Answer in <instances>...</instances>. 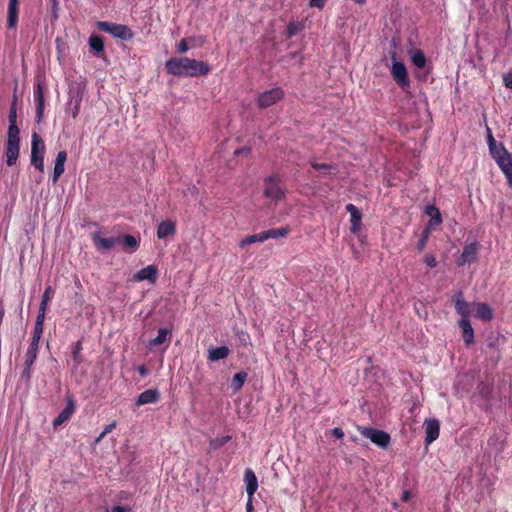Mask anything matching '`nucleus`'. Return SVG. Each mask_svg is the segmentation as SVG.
<instances>
[{
	"instance_id": "obj_1",
	"label": "nucleus",
	"mask_w": 512,
	"mask_h": 512,
	"mask_svg": "<svg viewBox=\"0 0 512 512\" xmlns=\"http://www.w3.org/2000/svg\"><path fill=\"white\" fill-rule=\"evenodd\" d=\"M168 74L177 77H199L205 76L211 68L207 62L191 59L188 57H172L165 63Z\"/></svg>"
},
{
	"instance_id": "obj_2",
	"label": "nucleus",
	"mask_w": 512,
	"mask_h": 512,
	"mask_svg": "<svg viewBox=\"0 0 512 512\" xmlns=\"http://www.w3.org/2000/svg\"><path fill=\"white\" fill-rule=\"evenodd\" d=\"M263 195L275 202L285 199L286 188L281 184V176L273 173L264 179Z\"/></svg>"
},
{
	"instance_id": "obj_3",
	"label": "nucleus",
	"mask_w": 512,
	"mask_h": 512,
	"mask_svg": "<svg viewBox=\"0 0 512 512\" xmlns=\"http://www.w3.org/2000/svg\"><path fill=\"white\" fill-rule=\"evenodd\" d=\"M391 60L390 72L394 81L403 91H407L410 88V79L405 64L398 60L396 52L391 53Z\"/></svg>"
},
{
	"instance_id": "obj_4",
	"label": "nucleus",
	"mask_w": 512,
	"mask_h": 512,
	"mask_svg": "<svg viewBox=\"0 0 512 512\" xmlns=\"http://www.w3.org/2000/svg\"><path fill=\"white\" fill-rule=\"evenodd\" d=\"M96 25L100 31L109 33L115 38L124 41H130L134 38V32L126 25L106 21H98Z\"/></svg>"
},
{
	"instance_id": "obj_5",
	"label": "nucleus",
	"mask_w": 512,
	"mask_h": 512,
	"mask_svg": "<svg viewBox=\"0 0 512 512\" xmlns=\"http://www.w3.org/2000/svg\"><path fill=\"white\" fill-rule=\"evenodd\" d=\"M46 147L41 137L34 132L31 141V165L34 166L40 173L44 172V156Z\"/></svg>"
},
{
	"instance_id": "obj_6",
	"label": "nucleus",
	"mask_w": 512,
	"mask_h": 512,
	"mask_svg": "<svg viewBox=\"0 0 512 512\" xmlns=\"http://www.w3.org/2000/svg\"><path fill=\"white\" fill-rule=\"evenodd\" d=\"M358 431L363 437L370 439L380 448L385 449L390 444V435L385 431L365 426L358 427Z\"/></svg>"
},
{
	"instance_id": "obj_7",
	"label": "nucleus",
	"mask_w": 512,
	"mask_h": 512,
	"mask_svg": "<svg viewBox=\"0 0 512 512\" xmlns=\"http://www.w3.org/2000/svg\"><path fill=\"white\" fill-rule=\"evenodd\" d=\"M39 350V343L30 342L29 347L25 353L24 369L21 373V379L30 382L32 377V366L37 359Z\"/></svg>"
},
{
	"instance_id": "obj_8",
	"label": "nucleus",
	"mask_w": 512,
	"mask_h": 512,
	"mask_svg": "<svg viewBox=\"0 0 512 512\" xmlns=\"http://www.w3.org/2000/svg\"><path fill=\"white\" fill-rule=\"evenodd\" d=\"M20 152V137L19 134H8V139L5 147L6 163L8 166L16 164Z\"/></svg>"
},
{
	"instance_id": "obj_9",
	"label": "nucleus",
	"mask_w": 512,
	"mask_h": 512,
	"mask_svg": "<svg viewBox=\"0 0 512 512\" xmlns=\"http://www.w3.org/2000/svg\"><path fill=\"white\" fill-rule=\"evenodd\" d=\"M284 97L281 88L276 87L261 93L257 98V104L260 108H268Z\"/></svg>"
},
{
	"instance_id": "obj_10",
	"label": "nucleus",
	"mask_w": 512,
	"mask_h": 512,
	"mask_svg": "<svg viewBox=\"0 0 512 512\" xmlns=\"http://www.w3.org/2000/svg\"><path fill=\"white\" fill-rule=\"evenodd\" d=\"M425 427V444L430 445L438 439L440 434V422L438 419L431 418L424 421Z\"/></svg>"
},
{
	"instance_id": "obj_11",
	"label": "nucleus",
	"mask_w": 512,
	"mask_h": 512,
	"mask_svg": "<svg viewBox=\"0 0 512 512\" xmlns=\"http://www.w3.org/2000/svg\"><path fill=\"white\" fill-rule=\"evenodd\" d=\"M478 249L479 244L477 242L466 244L460 257L457 259V265L463 266L466 263L474 262L477 258Z\"/></svg>"
},
{
	"instance_id": "obj_12",
	"label": "nucleus",
	"mask_w": 512,
	"mask_h": 512,
	"mask_svg": "<svg viewBox=\"0 0 512 512\" xmlns=\"http://www.w3.org/2000/svg\"><path fill=\"white\" fill-rule=\"evenodd\" d=\"M34 100L36 102V116L37 122H41L44 116L45 97H44V86L41 83L34 85Z\"/></svg>"
},
{
	"instance_id": "obj_13",
	"label": "nucleus",
	"mask_w": 512,
	"mask_h": 512,
	"mask_svg": "<svg viewBox=\"0 0 512 512\" xmlns=\"http://www.w3.org/2000/svg\"><path fill=\"white\" fill-rule=\"evenodd\" d=\"M345 209L350 214V231L353 234H357L361 229L362 214L360 210L352 203L347 204Z\"/></svg>"
},
{
	"instance_id": "obj_14",
	"label": "nucleus",
	"mask_w": 512,
	"mask_h": 512,
	"mask_svg": "<svg viewBox=\"0 0 512 512\" xmlns=\"http://www.w3.org/2000/svg\"><path fill=\"white\" fill-rule=\"evenodd\" d=\"M75 403L72 398L67 399L66 407L58 414V416L53 420L54 428H57L64 423H66L75 412Z\"/></svg>"
},
{
	"instance_id": "obj_15",
	"label": "nucleus",
	"mask_w": 512,
	"mask_h": 512,
	"mask_svg": "<svg viewBox=\"0 0 512 512\" xmlns=\"http://www.w3.org/2000/svg\"><path fill=\"white\" fill-rule=\"evenodd\" d=\"M176 234V222L170 219L161 221L157 227L158 239H166Z\"/></svg>"
},
{
	"instance_id": "obj_16",
	"label": "nucleus",
	"mask_w": 512,
	"mask_h": 512,
	"mask_svg": "<svg viewBox=\"0 0 512 512\" xmlns=\"http://www.w3.org/2000/svg\"><path fill=\"white\" fill-rule=\"evenodd\" d=\"M92 241L98 250L108 251L112 249L116 244L120 243V239L117 237L104 238L99 234L92 236Z\"/></svg>"
},
{
	"instance_id": "obj_17",
	"label": "nucleus",
	"mask_w": 512,
	"mask_h": 512,
	"mask_svg": "<svg viewBox=\"0 0 512 512\" xmlns=\"http://www.w3.org/2000/svg\"><path fill=\"white\" fill-rule=\"evenodd\" d=\"M458 326L461 328L462 331V339L464 341V344L469 347L474 343L475 337H474V329L471 325V322L469 319H460L458 321Z\"/></svg>"
},
{
	"instance_id": "obj_18",
	"label": "nucleus",
	"mask_w": 512,
	"mask_h": 512,
	"mask_svg": "<svg viewBox=\"0 0 512 512\" xmlns=\"http://www.w3.org/2000/svg\"><path fill=\"white\" fill-rule=\"evenodd\" d=\"M471 306L472 304L465 301L462 292L455 294V310L461 316V319H469Z\"/></svg>"
},
{
	"instance_id": "obj_19",
	"label": "nucleus",
	"mask_w": 512,
	"mask_h": 512,
	"mask_svg": "<svg viewBox=\"0 0 512 512\" xmlns=\"http://www.w3.org/2000/svg\"><path fill=\"white\" fill-rule=\"evenodd\" d=\"M160 399V392L158 389H147L143 391L136 400V406L156 403Z\"/></svg>"
},
{
	"instance_id": "obj_20",
	"label": "nucleus",
	"mask_w": 512,
	"mask_h": 512,
	"mask_svg": "<svg viewBox=\"0 0 512 512\" xmlns=\"http://www.w3.org/2000/svg\"><path fill=\"white\" fill-rule=\"evenodd\" d=\"M244 481L246 484V492L249 498H253L258 489V479L251 468H247L244 472Z\"/></svg>"
},
{
	"instance_id": "obj_21",
	"label": "nucleus",
	"mask_w": 512,
	"mask_h": 512,
	"mask_svg": "<svg viewBox=\"0 0 512 512\" xmlns=\"http://www.w3.org/2000/svg\"><path fill=\"white\" fill-rule=\"evenodd\" d=\"M158 276V270L157 267L154 265L146 266L145 268H142L139 270L135 275L134 279L136 281H144L148 280L151 283L156 282Z\"/></svg>"
},
{
	"instance_id": "obj_22",
	"label": "nucleus",
	"mask_w": 512,
	"mask_h": 512,
	"mask_svg": "<svg viewBox=\"0 0 512 512\" xmlns=\"http://www.w3.org/2000/svg\"><path fill=\"white\" fill-rule=\"evenodd\" d=\"M66 160H67L66 151L58 152L56 159H55L54 171H53V177H52V181L54 183L57 182L59 177L64 173Z\"/></svg>"
},
{
	"instance_id": "obj_23",
	"label": "nucleus",
	"mask_w": 512,
	"mask_h": 512,
	"mask_svg": "<svg viewBox=\"0 0 512 512\" xmlns=\"http://www.w3.org/2000/svg\"><path fill=\"white\" fill-rule=\"evenodd\" d=\"M18 6L19 0H9L8 4V15H7V26L13 29L18 23Z\"/></svg>"
},
{
	"instance_id": "obj_24",
	"label": "nucleus",
	"mask_w": 512,
	"mask_h": 512,
	"mask_svg": "<svg viewBox=\"0 0 512 512\" xmlns=\"http://www.w3.org/2000/svg\"><path fill=\"white\" fill-rule=\"evenodd\" d=\"M472 306L475 307L476 313L475 316L483 321H490L493 319V310L486 303H472Z\"/></svg>"
},
{
	"instance_id": "obj_25",
	"label": "nucleus",
	"mask_w": 512,
	"mask_h": 512,
	"mask_svg": "<svg viewBox=\"0 0 512 512\" xmlns=\"http://www.w3.org/2000/svg\"><path fill=\"white\" fill-rule=\"evenodd\" d=\"M425 213L430 217L427 227L432 229L442 223V216L440 210L434 205H428Z\"/></svg>"
},
{
	"instance_id": "obj_26",
	"label": "nucleus",
	"mask_w": 512,
	"mask_h": 512,
	"mask_svg": "<svg viewBox=\"0 0 512 512\" xmlns=\"http://www.w3.org/2000/svg\"><path fill=\"white\" fill-rule=\"evenodd\" d=\"M489 152H490V155L491 157L495 160L496 163H498V161H501L503 160L504 158L512 155L507 149L506 147L504 146L503 143L499 142V143H496L494 146H491L489 148Z\"/></svg>"
},
{
	"instance_id": "obj_27",
	"label": "nucleus",
	"mask_w": 512,
	"mask_h": 512,
	"mask_svg": "<svg viewBox=\"0 0 512 512\" xmlns=\"http://www.w3.org/2000/svg\"><path fill=\"white\" fill-rule=\"evenodd\" d=\"M230 350L227 346H220L216 348H211L208 350V360L211 362H216L228 357Z\"/></svg>"
},
{
	"instance_id": "obj_28",
	"label": "nucleus",
	"mask_w": 512,
	"mask_h": 512,
	"mask_svg": "<svg viewBox=\"0 0 512 512\" xmlns=\"http://www.w3.org/2000/svg\"><path fill=\"white\" fill-rule=\"evenodd\" d=\"M497 165L505 175L508 185L512 187V155L504 158L501 161H498Z\"/></svg>"
},
{
	"instance_id": "obj_29",
	"label": "nucleus",
	"mask_w": 512,
	"mask_h": 512,
	"mask_svg": "<svg viewBox=\"0 0 512 512\" xmlns=\"http://www.w3.org/2000/svg\"><path fill=\"white\" fill-rule=\"evenodd\" d=\"M265 241L268 239H278V238H284L290 233V228L288 226L286 227H280V228H272L267 231H263Z\"/></svg>"
},
{
	"instance_id": "obj_30",
	"label": "nucleus",
	"mask_w": 512,
	"mask_h": 512,
	"mask_svg": "<svg viewBox=\"0 0 512 512\" xmlns=\"http://www.w3.org/2000/svg\"><path fill=\"white\" fill-rule=\"evenodd\" d=\"M9 128L8 134H20V130L17 126V113H16V100L13 101L9 111Z\"/></svg>"
},
{
	"instance_id": "obj_31",
	"label": "nucleus",
	"mask_w": 512,
	"mask_h": 512,
	"mask_svg": "<svg viewBox=\"0 0 512 512\" xmlns=\"http://www.w3.org/2000/svg\"><path fill=\"white\" fill-rule=\"evenodd\" d=\"M118 238L120 239V243L123 245L124 249L130 252L137 250L139 247V240L133 235L125 234Z\"/></svg>"
},
{
	"instance_id": "obj_32",
	"label": "nucleus",
	"mask_w": 512,
	"mask_h": 512,
	"mask_svg": "<svg viewBox=\"0 0 512 512\" xmlns=\"http://www.w3.org/2000/svg\"><path fill=\"white\" fill-rule=\"evenodd\" d=\"M171 339V330L168 328H160L158 330V335L150 341L151 346H160L163 343L170 341Z\"/></svg>"
},
{
	"instance_id": "obj_33",
	"label": "nucleus",
	"mask_w": 512,
	"mask_h": 512,
	"mask_svg": "<svg viewBox=\"0 0 512 512\" xmlns=\"http://www.w3.org/2000/svg\"><path fill=\"white\" fill-rule=\"evenodd\" d=\"M89 45L98 55L104 54L105 45L101 36L91 35L89 37Z\"/></svg>"
},
{
	"instance_id": "obj_34",
	"label": "nucleus",
	"mask_w": 512,
	"mask_h": 512,
	"mask_svg": "<svg viewBox=\"0 0 512 512\" xmlns=\"http://www.w3.org/2000/svg\"><path fill=\"white\" fill-rule=\"evenodd\" d=\"M412 63L418 68H424L426 65V56L421 49H413L410 53Z\"/></svg>"
},
{
	"instance_id": "obj_35",
	"label": "nucleus",
	"mask_w": 512,
	"mask_h": 512,
	"mask_svg": "<svg viewBox=\"0 0 512 512\" xmlns=\"http://www.w3.org/2000/svg\"><path fill=\"white\" fill-rule=\"evenodd\" d=\"M264 241H265L264 233L261 232L258 234H253V235H249V236L245 237L244 239H242L240 241L239 246L241 248H244L246 245L254 244L256 242L262 243Z\"/></svg>"
},
{
	"instance_id": "obj_36",
	"label": "nucleus",
	"mask_w": 512,
	"mask_h": 512,
	"mask_svg": "<svg viewBox=\"0 0 512 512\" xmlns=\"http://www.w3.org/2000/svg\"><path fill=\"white\" fill-rule=\"evenodd\" d=\"M247 376H248L247 373L244 371L238 372L233 376L231 386H232L234 392H237L242 388L243 384L245 383V381L247 379Z\"/></svg>"
},
{
	"instance_id": "obj_37",
	"label": "nucleus",
	"mask_w": 512,
	"mask_h": 512,
	"mask_svg": "<svg viewBox=\"0 0 512 512\" xmlns=\"http://www.w3.org/2000/svg\"><path fill=\"white\" fill-rule=\"evenodd\" d=\"M54 293H55L54 289L51 286H47L42 295V299H41L39 308L47 310L48 304L51 301V299L53 298Z\"/></svg>"
},
{
	"instance_id": "obj_38",
	"label": "nucleus",
	"mask_w": 512,
	"mask_h": 512,
	"mask_svg": "<svg viewBox=\"0 0 512 512\" xmlns=\"http://www.w3.org/2000/svg\"><path fill=\"white\" fill-rule=\"evenodd\" d=\"M303 29V24L301 22H290L287 25L286 34L287 37L291 38L295 36L299 31Z\"/></svg>"
},
{
	"instance_id": "obj_39",
	"label": "nucleus",
	"mask_w": 512,
	"mask_h": 512,
	"mask_svg": "<svg viewBox=\"0 0 512 512\" xmlns=\"http://www.w3.org/2000/svg\"><path fill=\"white\" fill-rule=\"evenodd\" d=\"M230 440H231V436H229V435L212 439L210 441V447L213 450H217V449L221 448L222 446H224Z\"/></svg>"
},
{
	"instance_id": "obj_40",
	"label": "nucleus",
	"mask_w": 512,
	"mask_h": 512,
	"mask_svg": "<svg viewBox=\"0 0 512 512\" xmlns=\"http://www.w3.org/2000/svg\"><path fill=\"white\" fill-rule=\"evenodd\" d=\"M430 234H431V229L429 227H426L423 230V232H422V234L420 236V239H419V241L417 243V249L419 251H422L425 248V246L427 244V241H428V239L430 237Z\"/></svg>"
},
{
	"instance_id": "obj_41",
	"label": "nucleus",
	"mask_w": 512,
	"mask_h": 512,
	"mask_svg": "<svg viewBox=\"0 0 512 512\" xmlns=\"http://www.w3.org/2000/svg\"><path fill=\"white\" fill-rule=\"evenodd\" d=\"M309 163H310L311 167L316 170L330 171V170L336 169V166L331 163H319L315 160H311Z\"/></svg>"
},
{
	"instance_id": "obj_42",
	"label": "nucleus",
	"mask_w": 512,
	"mask_h": 512,
	"mask_svg": "<svg viewBox=\"0 0 512 512\" xmlns=\"http://www.w3.org/2000/svg\"><path fill=\"white\" fill-rule=\"evenodd\" d=\"M43 330L44 324L35 323L31 341L35 343H40Z\"/></svg>"
},
{
	"instance_id": "obj_43",
	"label": "nucleus",
	"mask_w": 512,
	"mask_h": 512,
	"mask_svg": "<svg viewBox=\"0 0 512 512\" xmlns=\"http://www.w3.org/2000/svg\"><path fill=\"white\" fill-rule=\"evenodd\" d=\"M194 38H183L176 46V52L179 54H183L189 50V41H193Z\"/></svg>"
},
{
	"instance_id": "obj_44",
	"label": "nucleus",
	"mask_w": 512,
	"mask_h": 512,
	"mask_svg": "<svg viewBox=\"0 0 512 512\" xmlns=\"http://www.w3.org/2000/svg\"><path fill=\"white\" fill-rule=\"evenodd\" d=\"M80 350H81V344H80V342H77L76 348L72 352V357H73L76 365H79L82 361L81 355H80Z\"/></svg>"
},
{
	"instance_id": "obj_45",
	"label": "nucleus",
	"mask_w": 512,
	"mask_h": 512,
	"mask_svg": "<svg viewBox=\"0 0 512 512\" xmlns=\"http://www.w3.org/2000/svg\"><path fill=\"white\" fill-rule=\"evenodd\" d=\"M424 262L426 263L427 266L431 268H434L437 265L436 257L432 254L425 255Z\"/></svg>"
},
{
	"instance_id": "obj_46",
	"label": "nucleus",
	"mask_w": 512,
	"mask_h": 512,
	"mask_svg": "<svg viewBox=\"0 0 512 512\" xmlns=\"http://www.w3.org/2000/svg\"><path fill=\"white\" fill-rule=\"evenodd\" d=\"M487 143H488V147L490 148L491 146H494L496 143H498L493 134H492V131L491 129L487 126Z\"/></svg>"
},
{
	"instance_id": "obj_47",
	"label": "nucleus",
	"mask_w": 512,
	"mask_h": 512,
	"mask_svg": "<svg viewBox=\"0 0 512 512\" xmlns=\"http://www.w3.org/2000/svg\"><path fill=\"white\" fill-rule=\"evenodd\" d=\"M46 311V309L39 308L35 323L44 324Z\"/></svg>"
},
{
	"instance_id": "obj_48",
	"label": "nucleus",
	"mask_w": 512,
	"mask_h": 512,
	"mask_svg": "<svg viewBox=\"0 0 512 512\" xmlns=\"http://www.w3.org/2000/svg\"><path fill=\"white\" fill-rule=\"evenodd\" d=\"M326 2L327 0H309V6L322 9L325 6Z\"/></svg>"
},
{
	"instance_id": "obj_49",
	"label": "nucleus",
	"mask_w": 512,
	"mask_h": 512,
	"mask_svg": "<svg viewBox=\"0 0 512 512\" xmlns=\"http://www.w3.org/2000/svg\"><path fill=\"white\" fill-rule=\"evenodd\" d=\"M332 436H334L337 439H342L344 437V432L341 428L335 427L331 430Z\"/></svg>"
},
{
	"instance_id": "obj_50",
	"label": "nucleus",
	"mask_w": 512,
	"mask_h": 512,
	"mask_svg": "<svg viewBox=\"0 0 512 512\" xmlns=\"http://www.w3.org/2000/svg\"><path fill=\"white\" fill-rule=\"evenodd\" d=\"M503 81L507 88L512 89V71L504 76Z\"/></svg>"
},
{
	"instance_id": "obj_51",
	"label": "nucleus",
	"mask_w": 512,
	"mask_h": 512,
	"mask_svg": "<svg viewBox=\"0 0 512 512\" xmlns=\"http://www.w3.org/2000/svg\"><path fill=\"white\" fill-rule=\"evenodd\" d=\"M130 498H131V494L129 492L120 491L119 494H118V499L120 501H126V500H128Z\"/></svg>"
},
{
	"instance_id": "obj_52",
	"label": "nucleus",
	"mask_w": 512,
	"mask_h": 512,
	"mask_svg": "<svg viewBox=\"0 0 512 512\" xmlns=\"http://www.w3.org/2000/svg\"><path fill=\"white\" fill-rule=\"evenodd\" d=\"M250 340V336L247 333H241L240 335V341L244 345H248Z\"/></svg>"
},
{
	"instance_id": "obj_53",
	"label": "nucleus",
	"mask_w": 512,
	"mask_h": 512,
	"mask_svg": "<svg viewBox=\"0 0 512 512\" xmlns=\"http://www.w3.org/2000/svg\"><path fill=\"white\" fill-rule=\"evenodd\" d=\"M137 371L139 372V374L141 376H146L148 374V369L145 365H140L138 368H137Z\"/></svg>"
},
{
	"instance_id": "obj_54",
	"label": "nucleus",
	"mask_w": 512,
	"mask_h": 512,
	"mask_svg": "<svg viewBox=\"0 0 512 512\" xmlns=\"http://www.w3.org/2000/svg\"><path fill=\"white\" fill-rule=\"evenodd\" d=\"M249 153H250L249 148H240V149L235 150L234 155L238 156L240 154H249Z\"/></svg>"
},
{
	"instance_id": "obj_55",
	"label": "nucleus",
	"mask_w": 512,
	"mask_h": 512,
	"mask_svg": "<svg viewBox=\"0 0 512 512\" xmlns=\"http://www.w3.org/2000/svg\"><path fill=\"white\" fill-rule=\"evenodd\" d=\"M112 512H130V508H125L122 506H115L112 508Z\"/></svg>"
},
{
	"instance_id": "obj_56",
	"label": "nucleus",
	"mask_w": 512,
	"mask_h": 512,
	"mask_svg": "<svg viewBox=\"0 0 512 512\" xmlns=\"http://www.w3.org/2000/svg\"><path fill=\"white\" fill-rule=\"evenodd\" d=\"M252 500H253V498L248 497V501L246 503V512H253L254 508H253Z\"/></svg>"
},
{
	"instance_id": "obj_57",
	"label": "nucleus",
	"mask_w": 512,
	"mask_h": 512,
	"mask_svg": "<svg viewBox=\"0 0 512 512\" xmlns=\"http://www.w3.org/2000/svg\"><path fill=\"white\" fill-rule=\"evenodd\" d=\"M116 427V423H112V424H109L107 425L103 432L107 435L108 433L112 432V430Z\"/></svg>"
},
{
	"instance_id": "obj_58",
	"label": "nucleus",
	"mask_w": 512,
	"mask_h": 512,
	"mask_svg": "<svg viewBox=\"0 0 512 512\" xmlns=\"http://www.w3.org/2000/svg\"><path fill=\"white\" fill-rule=\"evenodd\" d=\"M410 497H411V493H410V491L405 490V491L402 493V497H401V499H402V501L407 502V501H409Z\"/></svg>"
},
{
	"instance_id": "obj_59",
	"label": "nucleus",
	"mask_w": 512,
	"mask_h": 512,
	"mask_svg": "<svg viewBox=\"0 0 512 512\" xmlns=\"http://www.w3.org/2000/svg\"><path fill=\"white\" fill-rule=\"evenodd\" d=\"M105 436L106 434L102 431L99 437L96 439V442H100Z\"/></svg>"
},
{
	"instance_id": "obj_60",
	"label": "nucleus",
	"mask_w": 512,
	"mask_h": 512,
	"mask_svg": "<svg viewBox=\"0 0 512 512\" xmlns=\"http://www.w3.org/2000/svg\"><path fill=\"white\" fill-rule=\"evenodd\" d=\"M355 3L363 5L365 4L366 0H353Z\"/></svg>"
},
{
	"instance_id": "obj_61",
	"label": "nucleus",
	"mask_w": 512,
	"mask_h": 512,
	"mask_svg": "<svg viewBox=\"0 0 512 512\" xmlns=\"http://www.w3.org/2000/svg\"><path fill=\"white\" fill-rule=\"evenodd\" d=\"M42 180V176H40V178L37 180L38 183H40Z\"/></svg>"
}]
</instances>
